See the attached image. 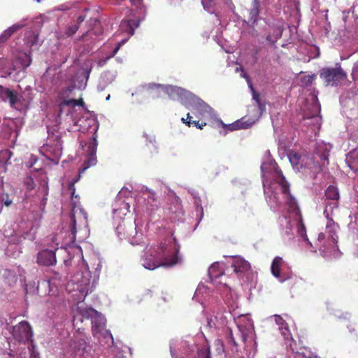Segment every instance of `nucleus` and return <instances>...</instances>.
Listing matches in <instances>:
<instances>
[{"label":"nucleus","instance_id":"obj_1","mask_svg":"<svg viewBox=\"0 0 358 358\" xmlns=\"http://www.w3.org/2000/svg\"><path fill=\"white\" fill-rule=\"evenodd\" d=\"M264 192L266 202L273 210H278L280 196L284 199L289 215H283L279 217L278 223L282 236L287 240L294 238V231L310 246L311 251L315 252L317 245L313 247L306 235V227L302 222L301 211L296 199L289 193V185L285 180L281 170L275 162L268 159L262 164ZM317 242L315 243V244Z\"/></svg>","mask_w":358,"mask_h":358},{"label":"nucleus","instance_id":"obj_2","mask_svg":"<svg viewBox=\"0 0 358 358\" xmlns=\"http://www.w3.org/2000/svg\"><path fill=\"white\" fill-rule=\"evenodd\" d=\"M326 207L324 215L327 218L325 231L319 234L316 245L318 250L325 258L337 257L338 249L337 245L339 226L331 217L334 208L338 206L339 194L338 189L332 185L325 191Z\"/></svg>","mask_w":358,"mask_h":358},{"label":"nucleus","instance_id":"obj_3","mask_svg":"<svg viewBox=\"0 0 358 358\" xmlns=\"http://www.w3.org/2000/svg\"><path fill=\"white\" fill-rule=\"evenodd\" d=\"M180 246L175 238H170L164 243L146 248L141 258L142 265L149 270L158 267H171L180 262Z\"/></svg>","mask_w":358,"mask_h":358},{"label":"nucleus","instance_id":"obj_4","mask_svg":"<svg viewBox=\"0 0 358 358\" xmlns=\"http://www.w3.org/2000/svg\"><path fill=\"white\" fill-rule=\"evenodd\" d=\"M150 88L157 87L166 93L170 99L178 100L188 108L196 111L200 115H208L213 117L215 115L214 110L198 96L189 91L183 88L173 85H162L152 83L149 85Z\"/></svg>","mask_w":358,"mask_h":358},{"label":"nucleus","instance_id":"obj_5","mask_svg":"<svg viewBox=\"0 0 358 358\" xmlns=\"http://www.w3.org/2000/svg\"><path fill=\"white\" fill-rule=\"evenodd\" d=\"M80 175L69 184V189L71 192V234L69 243H73L76 240L81 242L86 238L89 234L87 216L85 210L78 206V196L76 194L74 184L80 179Z\"/></svg>","mask_w":358,"mask_h":358},{"label":"nucleus","instance_id":"obj_6","mask_svg":"<svg viewBox=\"0 0 358 358\" xmlns=\"http://www.w3.org/2000/svg\"><path fill=\"white\" fill-rule=\"evenodd\" d=\"M96 284V280H91V273L87 268L75 273L68 282L66 289L78 302L84 301L89 292H91Z\"/></svg>","mask_w":358,"mask_h":358},{"label":"nucleus","instance_id":"obj_7","mask_svg":"<svg viewBox=\"0 0 358 358\" xmlns=\"http://www.w3.org/2000/svg\"><path fill=\"white\" fill-rule=\"evenodd\" d=\"M82 315L90 318L92 325V331L95 336L108 345L113 344V337L111 333L104 329L106 320L100 313L92 308H87L82 310Z\"/></svg>","mask_w":358,"mask_h":358},{"label":"nucleus","instance_id":"obj_8","mask_svg":"<svg viewBox=\"0 0 358 358\" xmlns=\"http://www.w3.org/2000/svg\"><path fill=\"white\" fill-rule=\"evenodd\" d=\"M195 341L192 336L185 338H176L170 343V352L173 358H185L190 356L195 351Z\"/></svg>","mask_w":358,"mask_h":358},{"label":"nucleus","instance_id":"obj_9","mask_svg":"<svg viewBox=\"0 0 358 358\" xmlns=\"http://www.w3.org/2000/svg\"><path fill=\"white\" fill-rule=\"evenodd\" d=\"M235 322H233L229 325H227L226 317L222 313H217L216 315L211 316L207 319V326L209 328H224L228 343L234 347H237L238 344L234 336V331L231 327V324H235Z\"/></svg>","mask_w":358,"mask_h":358},{"label":"nucleus","instance_id":"obj_10","mask_svg":"<svg viewBox=\"0 0 358 358\" xmlns=\"http://www.w3.org/2000/svg\"><path fill=\"white\" fill-rule=\"evenodd\" d=\"M131 195V192L127 188H122L117 196V200L113 207L114 220H121L129 211V204L123 200V198Z\"/></svg>","mask_w":358,"mask_h":358},{"label":"nucleus","instance_id":"obj_11","mask_svg":"<svg viewBox=\"0 0 358 358\" xmlns=\"http://www.w3.org/2000/svg\"><path fill=\"white\" fill-rule=\"evenodd\" d=\"M138 191L143 199L142 210L149 214L155 212L159 206L155 192L144 185L139 187Z\"/></svg>","mask_w":358,"mask_h":358},{"label":"nucleus","instance_id":"obj_12","mask_svg":"<svg viewBox=\"0 0 358 358\" xmlns=\"http://www.w3.org/2000/svg\"><path fill=\"white\" fill-rule=\"evenodd\" d=\"M116 232L120 239L127 238L131 245H140L143 242V234L137 231L136 227L133 229L130 226L126 229L124 225L119 223L116 227Z\"/></svg>","mask_w":358,"mask_h":358},{"label":"nucleus","instance_id":"obj_13","mask_svg":"<svg viewBox=\"0 0 358 358\" xmlns=\"http://www.w3.org/2000/svg\"><path fill=\"white\" fill-rule=\"evenodd\" d=\"M320 76L325 80L327 85H336L338 82L345 78L346 74L339 66L322 69Z\"/></svg>","mask_w":358,"mask_h":358},{"label":"nucleus","instance_id":"obj_14","mask_svg":"<svg viewBox=\"0 0 358 358\" xmlns=\"http://www.w3.org/2000/svg\"><path fill=\"white\" fill-rule=\"evenodd\" d=\"M41 152L48 159L57 164L62 152V146L60 140L57 139L53 144L47 143L44 145L41 148Z\"/></svg>","mask_w":358,"mask_h":358},{"label":"nucleus","instance_id":"obj_15","mask_svg":"<svg viewBox=\"0 0 358 358\" xmlns=\"http://www.w3.org/2000/svg\"><path fill=\"white\" fill-rule=\"evenodd\" d=\"M12 334L15 340L24 343L30 341L33 336L31 327L27 321L20 322L14 326Z\"/></svg>","mask_w":358,"mask_h":358},{"label":"nucleus","instance_id":"obj_16","mask_svg":"<svg viewBox=\"0 0 358 358\" xmlns=\"http://www.w3.org/2000/svg\"><path fill=\"white\" fill-rule=\"evenodd\" d=\"M0 99L3 102L8 101L10 107L17 108L21 101L20 96L13 90L0 85Z\"/></svg>","mask_w":358,"mask_h":358},{"label":"nucleus","instance_id":"obj_17","mask_svg":"<svg viewBox=\"0 0 358 358\" xmlns=\"http://www.w3.org/2000/svg\"><path fill=\"white\" fill-rule=\"evenodd\" d=\"M54 250L45 249L40 251L37 255V263L41 266H53L57 262L55 251Z\"/></svg>","mask_w":358,"mask_h":358},{"label":"nucleus","instance_id":"obj_18","mask_svg":"<svg viewBox=\"0 0 358 358\" xmlns=\"http://www.w3.org/2000/svg\"><path fill=\"white\" fill-rule=\"evenodd\" d=\"M240 334L242 341L244 343L253 341L255 338L254 326L250 320H248L245 324H237L236 331Z\"/></svg>","mask_w":358,"mask_h":358},{"label":"nucleus","instance_id":"obj_19","mask_svg":"<svg viewBox=\"0 0 358 358\" xmlns=\"http://www.w3.org/2000/svg\"><path fill=\"white\" fill-rule=\"evenodd\" d=\"M97 149V136L96 135V132L93 135L92 141H91L87 146V152L90 155L87 160L85 162V166L80 169L79 171V173H83L89 167L94 166L96 163V152Z\"/></svg>","mask_w":358,"mask_h":358},{"label":"nucleus","instance_id":"obj_20","mask_svg":"<svg viewBox=\"0 0 358 358\" xmlns=\"http://www.w3.org/2000/svg\"><path fill=\"white\" fill-rule=\"evenodd\" d=\"M220 263L215 262L213 263L208 269V275L210 281L213 285L218 287L220 285H223L224 287H227L226 282H223L221 280H219V278H222L224 276V273L222 268H220Z\"/></svg>","mask_w":358,"mask_h":358},{"label":"nucleus","instance_id":"obj_21","mask_svg":"<svg viewBox=\"0 0 358 358\" xmlns=\"http://www.w3.org/2000/svg\"><path fill=\"white\" fill-rule=\"evenodd\" d=\"M284 261L282 257H276L273 260L271 270V273L280 282H284L289 278V276L282 273V267L283 266Z\"/></svg>","mask_w":358,"mask_h":358},{"label":"nucleus","instance_id":"obj_22","mask_svg":"<svg viewBox=\"0 0 358 358\" xmlns=\"http://www.w3.org/2000/svg\"><path fill=\"white\" fill-rule=\"evenodd\" d=\"M232 267L234 268V272L237 274L238 277H241L250 271V264L244 259L236 257L233 259Z\"/></svg>","mask_w":358,"mask_h":358},{"label":"nucleus","instance_id":"obj_23","mask_svg":"<svg viewBox=\"0 0 358 358\" xmlns=\"http://www.w3.org/2000/svg\"><path fill=\"white\" fill-rule=\"evenodd\" d=\"M27 19H23L20 22L14 24L13 25L8 27L6 29L1 35H0V43L6 41L8 38H9L14 33L20 30V29L25 27Z\"/></svg>","mask_w":358,"mask_h":358},{"label":"nucleus","instance_id":"obj_24","mask_svg":"<svg viewBox=\"0 0 358 358\" xmlns=\"http://www.w3.org/2000/svg\"><path fill=\"white\" fill-rule=\"evenodd\" d=\"M140 21L134 20H124L120 24V30L125 32L131 36L134 34V30L139 26Z\"/></svg>","mask_w":358,"mask_h":358},{"label":"nucleus","instance_id":"obj_25","mask_svg":"<svg viewBox=\"0 0 358 358\" xmlns=\"http://www.w3.org/2000/svg\"><path fill=\"white\" fill-rule=\"evenodd\" d=\"M274 318L282 336L285 340H290L292 336L287 324L280 315H274Z\"/></svg>","mask_w":358,"mask_h":358},{"label":"nucleus","instance_id":"obj_26","mask_svg":"<svg viewBox=\"0 0 358 358\" xmlns=\"http://www.w3.org/2000/svg\"><path fill=\"white\" fill-rule=\"evenodd\" d=\"M313 101H314V103L312 106L313 109H312L311 115H306V118L313 119L315 127L319 128V127L321 124V122H320L321 120H320V117L317 115L320 111V106L318 103L317 99L316 96L313 97Z\"/></svg>","mask_w":358,"mask_h":358},{"label":"nucleus","instance_id":"obj_27","mask_svg":"<svg viewBox=\"0 0 358 358\" xmlns=\"http://www.w3.org/2000/svg\"><path fill=\"white\" fill-rule=\"evenodd\" d=\"M241 76L245 78L247 83L248 84V86L251 90V92L252 94V98L257 103V106L259 107L260 113H262L265 110V106L261 103L259 94L255 90V89L252 86V84L251 83L250 77L245 72H243V73L241 74Z\"/></svg>","mask_w":358,"mask_h":358},{"label":"nucleus","instance_id":"obj_28","mask_svg":"<svg viewBox=\"0 0 358 358\" xmlns=\"http://www.w3.org/2000/svg\"><path fill=\"white\" fill-rule=\"evenodd\" d=\"M346 163L351 170L355 172L358 171V148L348 153Z\"/></svg>","mask_w":358,"mask_h":358},{"label":"nucleus","instance_id":"obj_29","mask_svg":"<svg viewBox=\"0 0 358 358\" xmlns=\"http://www.w3.org/2000/svg\"><path fill=\"white\" fill-rule=\"evenodd\" d=\"M331 146L326 144L319 145L317 149V154H318L320 159L323 161V165L328 164L329 152H330Z\"/></svg>","mask_w":358,"mask_h":358},{"label":"nucleus","instance_id":"obj_30","mask_svg":"<svg viewBox=\"0 0 358 358\" xmlns=\"http://www.w3.org/2000/svg\"><path fill=\"white\" fill-rule=\"evenodd\" d=\"M128 41V38H124L123 40H122L120 42L118 43V44L117 45V46L114 48V50H113L112 53L110 55H109L108 56L106 57H103V58H100L98 62H97V64L99 66H103L108 59H110V58H112L113 57L115 56V55L118 52L120 48L127 41Z\"/></svg>","mask_w":358,"mask_h":358},{"label":"nucleus","instance_id":"obj_31","mask_svg":"<svg viewBox=\"0 0 358 358\" xmlns=\"http://www.w3.org/2000/svg\"><path fill=\"white\" fill-rule=\"evenodd\" d=\"M252 124V122L247 123L246 122L243 121V119H241V120H237V121L234 122L232 124H227H227H222L224 127H227L229 130H230V131H235V130H238V129L248 128Z\"/></svg>","mask_w":358,"mask_h":358},{"label":"nucleus","instance_id":"obj_32","mask_svg":"<svg viewBox=\"0 0 358 358\" xmlns=\"http://www.w3.org/2000/svg\"><path fill=\"white\" fill-rule=\"evenodd\" d=\"M13 203L12 199L10 196L4 192V190L0 188V213L2 211L3 206H10Z\"/></svg>","mask_w":358,"mask_h":358},{"label":"nucleus","instance_id":"obj_33","mask_svg":"<svg viewBox=\"0 0 358 358\" xmlns=\"http://www.w3.org/2000/svg\"><path fill=\"white\" fill-rule=\"evenodd\" d=\"M288 158L293 169L299 171V165L302 162L301 157L296 152H292L289 155ZM300 168H301V165Z\"/></svg>","mask_w":358,"mask_h":358},{"label":"nucleus","instance_id":"obj_34","mask_svg":"<svg viewBox=\"0 0 358 358\" xmlns=\"http://www.w3.org/2000/svg\"><path fill=\"white\" fill-rule=\"evenodd\" d=\"M283 29L280 27H275L272 34H269L266 37V40L271 43H275L280 38H281Z\"/></svg>","mask_w":358,"mask_h":358},{"label":"nucleus","instance_id":"obj_35","mask_svg":"<svg viewBox=\"0 0 358 358\" xmlns=\"http://www.w3.org/2000/svg\"><path fill=\"white\" fill-rule=\"evenodd\" d=\"M259 13V3L255 4L253 3V7L251 8L250 11L249 22L250 24H255L257 22Z\"/></svg>","mask_w":358,"mask_h":358},{"label":"nucleus","instance_id":"obj_36","mask_svg":"<svg viewBox=\"0 0 358 358\" xmlns=\"http://www.w3.org/2000/svg\"><path fill=\"white\" fill-rule=\"evenodd\" d=\"M17 61L23 69H26L31 64V58L29 55L23 53L18 57Z\"/></svg>","mask_w":358,"mask_h":358},{"label":"nucleus","instance_id":"obj_37","mask_svg":"<svg viewBox=\"0 0 358 358\" xmlns=\"http://www.w3.org/2000/svg\"><path fill=\"white\" fill-rule=\"evenodd\" d=\"M170 210L173 213H181L182 206L179 198L176 197L173 199L172 206L170 207Z\"/></svg>","mask_w":358,"mask_h":358},{"label":"nucleus","instance_id":"obj_38","mask_svg":"<svg viewBox=\"0 0 358 358\" xmlns=\"http://www.w3.org/2000/svg\"><path fill=\"white\" fill-rule=\"evenodd\" d=\"M62 106H72L75 107L76 106H83L84 105V101L82 99L79 100H76L73 99H69L67 100H64L61 102Z\"/></svg>","mask_w":358,"mask_h":358},{"label":"nucleus","instance_id":"obj_39","mask_svg":"<svg viewBox=\"0 0 358 358\" xmlns=\"http://www.w3.org/2000/svg\"><path fill=\"white\" fill-rule=\"evenodd\" d=\"M25 36L27 43L31 46H34L37 43L38 34L35 31H29Z\"/></svg>","mask_w":358,"mask_h":358},{"label":"nucleus","instance_id":"obj_40","mask_svg":"<svg viewBox=\"0 0 358 358\" xmlns=\"http://www.w3.org/2000/svg\"><path fill=\"white\" fill-rule=\"evenodd\" d=\"M78 29H79V26L78 24L74 23L72 24H69L66 27L64 34L66 36L71 37L76 33V31L78 30Z\"/></svg>","mask_w":358,"mask_h":358},{"label":"nucleus","instance_id":"obj_41","mask_svg":"<svg viewBox=\"0 0 358 358\" xmlns=\"http://www.w3.org/2000/svg\"><path fill=\"white\" fill-rule=\"evenodd\" d=\"M11 157V152L8 150L0 151V164H6Z\"/></svg>","mask_w":358,"mask_h":358},{"label":"nucleus","instance_id":"obj_42","mask_svg":"<svg viewBox=\"0 0 358 358\" xmlns=\"http://www.w3.org/2000/svg\"><path fill=\"white\" fill-rule=\"evenodd\" d=\"M203 8L208 13H213L214 12V0H202L201 1Z\"/></svg>","mask_w":358,"mask_h":358},{"label":"nucleus","instance_id":"obj_43","mask_svg":"<svg viewBox=\"0 0 358 358\" xmlns=\"http://www.w3.org/2000/svg\"><path fill=\"white\" fill-rule=\"evenodd\" d=\"M314 79L315 76L313 75L305 76L301 78V85L304 87L310 85L312 84Z\"/></svg>","mask_w":358,"mask_h":358},{"label":"nucleus","instance_id":"obj_44","mask_svg":"<svg viewBox=\"0 0 358 358\" xmlns=\"http://www.w3.org/2000/svg\"><path fill=\"white\" fill-rule=\"evenodd\" d=\"M289 358H313L310 355V352H308V355L306 354L304 351L303 352H292V355L289 357Z\"/></svg>","mask_w":358,"mask_h":358},{"label":"nucleus","instance_id":"obj_45","mask_svg":"<svg viewBox=\"0 0 358 358\" xmlns=\"http://www.w3.org/2000/svg\"><path fill=\"white\" fill-rule=\"evenodd\" d=\"M24 185L29 190L33 189L35 187L33 178L29 176L25 178Z\"/></svg>","mask_w":358,"mask_h":358},{"label":"nucleus","instance_id":"obj_46","mask_svg":"<svg viewBox=\"0 0 358 358\" xmlns=\"http://www.w3.org/2000/svg\"><path fill=\"white\" fill-rule=\"evenodd\" d=\"M197 353L199 358H210V351L208 348L199 350Z\"/></svg>","mask_w":358,"mask_h":358},{"label":"nucleus","instance_id":"obj_47","mask_svg":"<svg viewBox=\"0 0 358 358\" xmlns=\"http://www.w3.org/2000/svg\"><path fill=\"white\" fill-rule=\"evenodd\" d=\"M144 137L146 138V140L150 142V143L152 144V146L154 147V150H157V147L155 145V136H152V135H148L147 134H144Z\"/></svg>","mask_w":358,"mask_h":358},{"label":"nucleus","instance_id":"obj_48","mask_svg":"<svg viewBox=\"0 0 358 358\" xmlns=\"http://www.w3.org/2000/svg\"><path fill=\"white\" fill-rule=\"evenodd\" d=\"M106 80H109L108 82V83H111L113 80V75L110 73H105L103 74L101 77V81L105 83Z\"/></svg>","mask_w":358,"mask_h":358},{"label":"nucleus","instance_id":"obj_49","mask_svg":"<svg viewBox=\"0 0 358 358\" xmlns=\"http://www.w3.org/2000/svg\"><path fill=\"white\" fill-rule=\"evenodd\" d=\"M30 358H40L39 353L36 351L34 345H32L30 349Z\"/></svg>","mask_w":358,"mask_h":358},{"label":"nucleus","instance_id":"obj_50","mask_svg":"<svg viewBox=\"0 0 358 358\" xmlns=\"http://www.w3.org/2000/svg\"><path fill=\"white\" fill-rule=\"evenodd\" d=\"M37 162L36 157L34 155H31L29 162H27V166L31 168L34 166V164Z\"/></svg>","mask_w":358,"mask_h":358},{"label":"nucleus","instance_id":"obj_51","mask_svg":"<svg viewBox=\"0 0 358 358\" xmlns=\"http://www.w3.org/2000/svg\"><path fill=\"white\" fill-rule=\"evenodd\" d=\"M189 193L193 196V197L195 199V204L196 206H199L200 205V199L198 197V194L194 191V190H192V191H189Z\"/></svg>","mask_w":358,"mask_h":358},{"label":"nucleus","instance_id":"obj_52","mask_svg":"<svg viewBox=\"0 0 358 358\" xmlns=\"http://www.w3.org/2000/svg\"><path fill=\"white\" fill-rule=\"evenodd\" d=\"M192 124L195 126L197 128L202 129L206 124V123L199 124V122H197V121H192Z\"/></svg>","mask_w":358,"mask_h":358},{"label":"nucleus","instance_id":"obj_53","mask_svg":"<svg viewBox=\"0 0 358 358\" xmlns=\"http://www.w3.org/2000/svg\"><path fill=\"white\" fill-rule=\"evenodd\" d=\"M191 120H192V116L189 115V113H188L187 115V124L189 127H190L192 125V121Z\"/></svg>","mask_w":358,"mask_h":358},{"label":"nucleus","instance_id":"obj_54","mask_svg":"<svg viewBox=\"0 0 358 358\" xmlns=\"http://www.w3.org/2000/svg\"><path fill=\"white\" fill-rule=\"evenodd\" d=\"M85 20V17L82 16V15H80L78 18H77V22L76 24H78V26H80V24L82 23L83 21Z\"/></svg>","mask_w":358,"mask_h":358},{"label":"nucleus","instance_id":"obj_55","mask_svg":"<svg viewBox=\"0 0 358 358\" xmlns=\"http://www.w3.org/2000/svg\"><path fill=\"white\" fill-rule=\"evenodd\" d=\"M143 0H129L131 4L133 5H138L141 3Z\"/></svg>","mask_w":358,"mask_h":358},{"label":"nucleus","instance_id":"obj_56","mask_svg":"<svg viewBox=\"0 0 358 358\" xmlns=\"http://www.w3.org/2000/svg\"><path fill=\"white\" fill-rule=\"evenodd\" d=\"M58 279L59 281H62V278L59 275V273H55V276L52 278V280H57Z\"/></svg>","mask_w":358,"mask_h":358},{"label":"nucleus","instance_id":"obj_57","mask_svg":"<svg viewBox=\"0 0 358 358\" xmlns=\"http://www.w3.org/2000/svg\"><path fill=\"white\" fill-rule=\"evenodd\" d=\"M253 341H254V343H256V341H255V339H254L253 341H251V340L250 339V340H249V342H247V343H245V345L248 347V345H249V343H250V342H253Z\"/></svg>","mask_w":358,"mask_h":358},{"label":"nucleus","instance_id":"obj_58","mask_svg":"<svg viewBox=\"0 0 358 358\" xmlns=\"http://www.w3.org/2000/svg\"><path fill=\"white\" fill-rule=\"evenodd\" d=\"M103 88H104V86L103 87H101L100 85L98 86V90H100V91H102L103 90Z\"/></svg>","mask_w":358,"mask_h":358},{"label":"nucleus","instance_id":"obj_59","mask_svg":"<svg viewBox=\"0 0 358 358\" xmlns=\"http://www.w3.org/2000/svg\"><path fill=\"white\" fill-rule=\"evenodd\" d=\"M184 123H186L187 124V119H185V118H182L181 120Z\"/></svg>","mask_w":358,"mask_h":358},{"label":"nucleus","instance_id":"obj_60","mask_svg":"<svg viewBox=\"0 0 358 358\" xmlns=\"http://www.w3.org/2000/svg\"><path fill=\"white\" fill-rule=\"evenodd\" d=\"M253 3L255 4L259 3V0H254Z\"/></svg>","mask_w":358,"mask_h":358},{"label":"nucleus","instance_id":"obj_61","mask_svg":"<svg viewBox=\"0 0 358 358\" xmlns=\"http://www.w3.org/2000/svg\"><path fill=\"white\" fill-rule=\"evenodd\" d=\"M110 94H108V95L107 96V97H106V99L107 101H108V100L110 99Z\"/></svg>","mask_w":358,"mask_h":358},{"label":"nucleus","instance_id":"obj_62","mask_svg":"<svg viewBox=\"0 0 358 358\" xmlns=\"http://www.w3.org/2000/svg\"><path fill=\"white\" fill-rule=\"evenodd\" d=\"M45 191L47 192V190H48V185H47V182L45 183Z\"/></svg>","mask_w":358,"mask_h":358},{"label":"nucleus","instance_id":"obj_63","mask_svg":"<svg viewBox=\"0 0 358 358\" xmlns=\"http://www.w3.org/2000/svg\"><path fill=\"white\" fill-rule=\"evenodd\" d=\"M85 37V34H83V35L81 36V39H82V40H83Z\"/></svg>","mask_w":358,"mask_h":358},{"label":"nucleus","instance_id":"obj_64","mask_svg":"<svg viewBox=\"0 0 358 358\" xmlns=\"http://www.w3.org/2000/svg\"><path fill=\"white\" fill-rule=\"evenodd\" d=\"M201 289V288L199 287V288H198V289H196V294H197V293L199 292V289Z\"/></svg>","mask_w":358,"mask_h":358}]
</instances>
